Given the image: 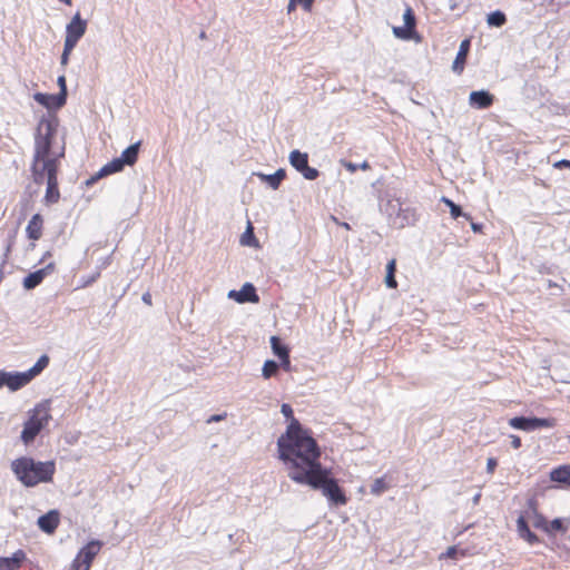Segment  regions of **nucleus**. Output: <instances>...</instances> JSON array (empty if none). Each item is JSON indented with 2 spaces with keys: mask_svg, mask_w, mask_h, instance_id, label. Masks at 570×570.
<instances>
[{
  "mask_svg": "<svg viewBox=\"0 0 570 570\" xmlns=\"http://www.w3.org/2000/svg\"><path fill=\"white\" fill-rule=\"evenodd\" d=\"M278 458L288 470V478L296 483L307 481V476L322 466L316 441L293 419L286 432L277 440Z\"/></svg>",
  "mask_w": 570,
  "mask_h": 570,
  "instance_id": "obj_1",
  "label": "nucleus"
},
{
  "mask_svg": "<svg viewBox=\"0 0 570 570\" xmlns=\"http://www.w3.org/2000/svg\"><path fill=\"white\" fill-rule=\"evenodd\" d=\"M11 470L24 487H36L42 482H49L56 471L53 461H35L32 458L22 456L11 463Z\"/></svg>",
  "mask_w": 570,
  "mask_h": 570,
  "instance_id": "obj_2",
  "label": "nucleus"
},
{
  "mask_svg": "<svg viewBox=\"0 0 570 570\" xmlns=\"http://www.w3.org/2000/svg\"><path fill=\"white\" fill-rule=\"evenodd\" d=\"M52 134V124L49 120L42 119L38 126V132L35 138V156L32 164V175L37 184L43 183L42 168L45 163L50 161L57 165V159L49 157Z\"/></svg>",
  "mask_w": 570,
  "mask_h": 570,
  "instance_id": "obj_3",
  "label": "nucleus"
},
{
  "mask_svg": "<svg viewBox=\"0 0 570 570\" xmlns=\"http://www.w3.org/2000/svg\"><path fill=\"white\" fill-rule=\"evenodd\" d=\"M301 484H307L315 490H321L323 495L326 497L332 504L343 505L347 501L336 480L330 478L328 471L323 466L308 475L307 481H303Z\"/></svg>",
  "mask_w": 570,
  "mask_h": 570,
  "instance_id": "obj_4",
  "label": "nucleus"
},
{
  "mask_svg": "<svg viewBox=\"0 0 570 570\" xmlns=\"http://www.w3.org/2000/svg\"><path fill=\"white\" fill-rule=\"evenodd\" d=\"M50 419L47 406L39 405L33 410L32 415L24 423L21 432V440L29 444L40 433Z\"/></svg>",
  "mask_w": 570,
  "mask_h": 570,
  "instance_id": "obj_5",
  "label": "nucleus"
},
{
  "mask_svg": "<svg viewBox=\"0 0 570 570\" xmlns=\"http://www.w3.org/2000/svg\"><path fill=\"white\" fill-rule=\"evenodd\" d=\"M87 28L88 21L82 19L79 12H76L66 26L63 43L76 47L79 40L85 36Z\"/></svg>",
  "mask_w": 570,
  "mask_h": 570,
  "instance_id": "obj_6",
  "label": "nucleus"
},
{
  "mask_svg": "<svg viewBox=\"0 0 570 570\" xmlns=\"http://www.w3.org/2000/svg\"><path fill=\"white\" fill-rule=\"evenodd\" d=\"M289 164L307 180H314L318 177L320 171L308 166V155L298 149L291 151L288 157Z\"/></svg>",
  "mask_w": 570,
  "mask_h": 570,
  "instance_id": "obj_7",
  "label": "nucleus"
},
{
  "mask_svg": "<svg viewBox=\"0 0 570 570\" xmlns=\"http://www.w3.org/2000/svg\"><path fill=\"white\" fill-rule=\"evenodd\" d=\"M389 210H390V215H392L393 213H396L392 223H393V225L397 226L399 228H404L406 226H413L417 222V216H416L415 210L411 207L403 208L402 205L399 203V200H395V203L391 202L389 204Z\"/></svg>",
  "mask_w": 570,
  "mask_h": 570,
  "instance_id": "obj_8",
  "label": "nucleus"
},
{
  "mask_svg": "<svg viewBox=\"0 0 570 570\" xmlns=\"http://www.w3.org/2000/svg\"><path fill=\"white\" fill-rule=\"evenodd\" d=\"M43 180H47V190L45 199L48 204H53L59 199V189L57 180V165L50 161L45 163L43 168Z\"/></svg>",
  "mask_w": 570,
  "mask_h": 570,
  "instance_id": "obj_9",
  "label": "nucleus"
},
{
  "mask_svg": "<svg viewBox=\"0 0 570 570\" xmlns=\"http://www.w3.org/2000/svg\"><path fill=\"white\" fill-rule=\"evenodd\" d=\"M509 424L513 429L522 430V431H534L541 428H551L553 425L550 419H540V417H525V416H515L509 421Z\"/></svg>",
  "mask_w": 570,
  "mask_h": 570,
  "instance_id": "obj_10",
  "label": "nucleus"
},
{
  "mask_svg": "<svg viewBox=\"0 0 570 570\" xmlns=\"http://www.w3.org/2000/svg\"><path fill=\"white\" fill-rule=\"evenodd\" d=\"M28 384L23 372H6L0 370V389L7 386L14 392Z\"/></svg>",
  "mask_w": 570,
  "mask_h": 570,
  "instance_id": "obj_11",
  "label": "nucleus"
},
{
  "mask_svg": "<svg viewBox=\"0 0 570 570\" xmlns=\"http://www.w3.org/2000/svg\"><path fill=\"white\" fill-rule=\"evenodd\" d=\"M227 296L239 304L259 302L256 288L252 283H245L239 291H229Z\"/></svg>",
  "mask_w": 570,
  "mask_h": 570,
  "instance_id": "obj_12",
  "label": "nucleus"
},
{
  "mask_svg": "<svg viewBox=\"0 0 570 570\" xmlns=\"http://www.w3.org/2000/svg\"><path fill=\"white\" fill-rule=\"evenodd\" d=\"M55 269V264L49 263L45 267L37 269L32 273H30L28 276L23 279V286L27 289H32L37 287L46 276L50 275Z\"/></svg>",
  "mask_w": 570,
  "mask_h": 570,
  "instance_id": "obj_13",
  "label": "nucleus"
},
{
  "mask_svg": "<svg viewBox=\"0 0 570 570\" xmlns=\"http://www.w3.org/2000/svg\"><path fill=\"white\" fill-rule=\"evenodd\" d=\"M124 167L125 165L120 161L118 157L114 158L111 161L104 165L95 176L88 179L87 185H91L102 177L119 173L124 169Z\"/></svg>",
  "mask_w": 570,
  "mask_h": 570,
  "instance_id": "obj_14",
  "label": "nucleus"
},
{
  "mask_svg": "<svg viewBox=\"0 0 570 570\" xmlns=\"http://www.w3.org/2000/svg\"><path fill=\"white\" fill-rule=\"evenodd\" d=\"M102 547V542L99 540L89 541L77 554L78 561L91 564L95 557L99 553Z\"/></svg>",
  "mask_w": 570,
  "mask_h": 570,
  "instance_id": "obj_15",
  "label": "nucleus"
},
{
  "mask_svg": "<svg viewBox=\"0 0 570 570\" xmlns=\"http://www.w3.org/2000/svg\"><path fill=\"white\" fill-rule=\"evenodd\" d=\"M494 97L487 90L472 91L469 96V102L478 109L489 108L493 104Z\"/></svg>",
  "mask_w": 570,
  "mask_h": 570,
  "instance_id": "obj_16",
  "label": "nucleus"
},
{
  "mask_svg": "<svg viewBox=\"0 0 570 570\" xmlns=\"http://www.w3.org/2000/svg\"><path fill=\"white\" fill-rule=\"evenodd\" d=\"M38 527L46 533H52L59 524V512L50 510L46 514L38 518Z\"/></svg>",
  "mask_w": 570,
  "mask_h": 570,
  "instance_id": "obj_17",
  "label": "nucleus"
},
{
  "mask_svg": "<svg viewBox=\"0 0 570 570\" xmlns=\"http://www.w3.org/2000/svg\"><path fill=\"white\" fill-rule=\"evenodd\" d=\"M24 559L26 553L22 550L16 551L11 557H0V570H17Z\"/></svg>",
  "mask_w": 570,
  "mask_h": 570,
  "instance_id": "obj_18",
  "label": "nucleus"
},
{
  "mask_svg": "<svg viewBox=\"0 0 570 570\" xmlns=\"http://www.w3.org/2000/svg\"><path fill=\"white\" fill-rule=\"evenodd\" d=\"M33 99L38 104L42 105L43 107H46L48 109H58V108H61L66 104V100H61V101L59 100L58 94L49 95V94L37 92V94H35Z\"/></svg>",
  "mask_w": 570,
  "mask_h": 570,
  "instance_id": "obj_19",
  "label": "nucleus"
},
{
  "mask_svg": "<svg viewBox=\"0 0 570 570\" xmlns=\"http://www.w3.org/2000/svg\"><path fill=\"white\" fill-rule=\"evenodd\" d=\"M517 530H518L520 538L525 540L528 543L535 544L539 542L538 535L530 530V528L523 517L518 518Z\"/></svg>",
  "mask_w": 570,
  "mask_h": 570,
  "instance_id": "obj_20",
  "label": "nucleus"
},
{
  "mask_svg": "<svg viewBox=\"0 0 570 570\" xmlns=\"http://www.w3.org/2000/svg\"><path fill=\"white\" fill-rule=\"evenodd\" d=\"M470 49V40L465 39L460 43L459 51L453 61L452 69L454 72H462L465 59Z\"/></svg>",
  "mask_w": 570,
  "mask_h": 570,
  "instance_id": "obj_21",
  "label": "nucleus"
},
{
  "mask_svg": "<svg viewBox=\"0 0 570 570\" xmlns=\"http://www.w3.org/2000/svg\"><path fill=\"white\" fill-rule=\"evenodd\" d=\"M140 145H141L140 141H137L135 144L130 145L118 157L120 159V161L125 166L126 165L127 166H132L137 161L138 155H139V150H140Z\"/></svg>",
  "mask_w": 570,
  "mask_h": 570,
  "instance_id": "obj_22",
  "label": "nucleus"
},
{
  "mask_svg": "<svg viewBox=\"0 0 570 570\" xmlns=\"http://www.w3.org/2000/svg\"><path fill=\"white\" fill-rule=\"evenodd\" d=\"M41 229H42V218L39 214H36L29 220L27 228H26V233L30 239L37 240L41 236Z\"/></svg>",
  "mask_w": 570,
  "mask_h": 570,
  "instance_id": "obj_23",
  "label": "nucleus"
},
{
  "mask_svg": "<svg viewBox=\"0 0 570 570\" xmlns=\"http://www.w3.org/2000/svg\"><path fill=\"white\" fill-rule=\"evenodd\" d=\"M550 479L553 482L562 483L570 487V465H560L551 470Z\"/></svg>",
  "mask_w": 570,
  "mask_h": 570,
  "instance_id": "obj_24",
  "label": "nucleus"
},
{
  "mask_svg": "<svg viewBox=\"0 0 570 570\" xmlns=\"http://www.w3.org/2000/svg\"><path fill=\"white\" fill-rule=\"evenodd\" d=\"M49 364V357L47 355H41L36 364L30 367L28 371L23 372L27 377V382H31L38 374H40Z\"/></svg>",
  "mask_w": 570,
  "mask_h": 570,
  "instance_id": "obj_25",
  "label": "nucleus"
},
{
  "mask_svg": "<svg viewBox=\"0 0 570 570\" xmlns=\"http://www.w3.org/2000/svg\"><path fill=\"white\" fill-rule=\"evenodd\" d=\"M396 263L395 259H391L386 265L385 284L389 288H395L397 282L395 279Z\"/></svg>",
  "mask_w": 570,
  "mask_h": 570,
  "instance_id": "obj_26",
  "label": "nucleus"
},
{
  "mask_svg": "<svg viewBox=\"0 0 570 570\" xmlns=\"http://www.w3.org/2000/svg\"><path fill=\"white\" fill-rule=\"evenodd\" d=\"M487 22L491 27L500 28L507 22V17L502 11L495 10L488 14Z\"/></svg>",
  "mask_w": 570,
  "mask_h": 570,
  "instance_id": "obj_27",
  "label": "nucleus"
},
{
  "mask_svg": "<svg viewBox=\"0 0 570 570\" xmlns=\"http://www.w3.org/2000/svg\"><path fill=\"white\" fill-rule=\"evenodd\" d=\"M441 200L450 208L451 216L453 218L464 217L465 219H471L469 214L462 212L461 207L456 205L454 202L446 197H442Z\"/></svg>",
  "mask_w": 570,
  "mask_h": 570,
  "instance_id": "obj_28",
  "label": "nucleus"
},
{
  "mask_svg": "<svg viewBox=\"0 0 570 570\" xmlns=\"http://www.w3.org/2000/svg\"><path fill=\"white\" fill-rule=\"evenodd\" d=\"M392 32L393 35L397 38V39H402V40H411V39H414L416 32L415 30H412L410 29L409 27L406 26H403V27H393L392 28Z\"/></svg>",
  "mask_w": 570,
  "mask_h": 570,
  "instance_id": "obj_29",
  "label": "nucleus"
},
{
  "mask_svg": "<svg viewBox=\"0 0 570 570\" xmlns=\"http://www.w3.org/2000/svg\"><path fill=\"white\" fill-rule=\"evenodd\" d=\"M390 488L389 483L386 482L385 478H377L374 480V482L371 485V493L374 495H381L385 491H387Z\"/></svg>",
  "mask_w": 570,
  "mask_h": 570,
  "instance_id": "obj_30",
  "label": "nucleus"
},
{
  "mask_svg": "<svg viewBox=\"0 0 570 570\" xmlns=\"http://www.w3.org/2000/svg\"><path fill=\"white\" fill-rule=\"evenodd\" d=\"M271 346L273 353L279 358L286 356V353L289 352L288 348L281 343V340L277 336L271 337Z\"/></svg>",
  "mask_w": 570,
  "mask_h": 570,
  "instance_id": "obj_31",
  "label": "nucleus"
},
{
  "mask_svg": "<svg viewBox=\"0 0 570 570\" xmlns=\"http://www.w3.org/2000/svg\"><path fill=\"white\" fill-rule=\"evenodd\" d=\"M278 370V364L273 360L265 361L262 370V374L265 379H269Z\"/></svg>",
  "mask_w": 570,
  "mask_h": 570,
  "instance_id": "obj_32",
  "label": "nucleus"
},
{
  "mask_svg": "<svg viewBox=\"0 0 570 570\" xmlns=\"http://www.w3.org/2000/svg\"><path fill=\"white\" fill-rule=\"evenodd\" d=\"M262 181L266 183L272 189L276 190L279 187L278 181L276 180L274 174H255Z\"/></svg>",
  "mask_w": 570,
  "mask_h": 570,
  "instance_id": "obj_33",
  "label": "nucleus"
},
{
  "mask_svg": "<svg viewBox=\"0 0 570 570\" xmlns=\"http://www.w3.org/2000/svg\"><path fill=\"white\" fill-rule=\"evenodd\" d=\"M404 26L409 27L412 30H415V16L411 7H406L403 13Z\"/></svg>",
  "mask_w": 570,
  "mask_h": 570,
  "instance_id": "obj_34",
  "label": "nucleus"
},
{
  "mask_svg": "<svg viewBox=\"0 0 570 570\" xmlns=\"http://www.w3.org/2000/svg\"><path fill=\"white\" fill-rule=\"evenodd\" d=\"M57 83L59 86L58 98L59 100H67V85L65 76H59L57 79Z\"/></svg>",
  "mask_w": 570,
  "mask_h": 570,
  "instance_id": "obj_35",
  "label": "nucleus"
},
{
  "mask_svg": "<svg viewBox=\"0 0 570 570\" xmlns=\"http://www.w3.org/2000/svg\"><path fill=\"white\" fill-rule=\"evenodd\" d=\"M75 48L76 47L68 46L67 43H63V50H62L61 58H60V65L62 67H66L68 65L69 56Z\"/></svg>",
  "mask_w": 570,
  "mask_h": 570,
  "instance_id": "obj_36",
  "label": "nucleus"
},
{
  "mask_svg": "<svg viewBox=\"0 0 570 570\" xmlns=\"http://www.w3.org/2000/svg\"><path fill=\"white\" fill-rule=\"evenodd\" d=\"M314 0H289L288 10H291L294 6L299 4L305 10H311Z\"/></svg>",
  "mask_w": 570,
  "mask_h": 570,
  "instance_id": "obj_37",
  "label": "nucleus"
},
{
  "mask_svg": "<svg viewBox=\"0 0 570 570\" xmlns=\"http://www.w3.org/2000/svg\"><path fill=\"white\" fill-rule=\"evenodd\" d=\"M100 276V272H96L94 273L92 275L90 276H87V277H82L81 278V284H80V287H87L89 286L90 284H92L94 282H96L98 279V277Z\"/></svg>",
  "mask_w": 570,
  "mask_h": 570,
  "instance_id": "obj_38",
  "label": "nucleus"
},
{
  "mask_svg": "<svg viewBox=\"0 0 570 570\" xmlns=\"http://www.w3.org/2000/svg\"><path fill=\"white\" fill-rule=\"evenodd\" d=\"M281 412L285 417L291 419V422L293 421V409L289 404H282Z\"/></svg>",
  "mask_w": 570,
  "mask_h": 570,
  "instance_id": "obj_39",
  "label": "nucleus"
},
{
  "mask_svg": "<svg viewBox=\"0 0 570 570\" xmlns=\"http://www.w3.org/2000/svg\"><path fill=\"white\" fill-rule=\"evenodd\" d=\"M91 564L83 563V561H78V558L76 557L73 563H72V570H89Z\"/></svg>",
  "mask_w": 570,
  "mask_h": 570,
  "instance_id": "obj_40",
  "label": "nucleus"
},
{
  "mask_svg": "<svg viewBox=\"0 0 570 570\" xmlns=\"http://www.w3.org/2000/svg\"><path fill=\"white\" fill-rule=\"evenodd\" d=\"M497 465H498V461H497V459H494V458H489V459L487 460V472H488V473H493V472H494V470H495V468H497Z\"/></svg>",
  "mask_w": 570,
  "mask_h": 570,
  "instance_id": "obj_41",
  "label": "nucleus"
},
{
  "mask_svg": "<svg viewBox=\"0 0 570 570\" xmlns=\"http://www.w3.org/2000/svg\"><path fill=\"white\" fill-rule=\"evenodd\" d=\"M341 164L344 166L346 170L350 173H355L358 169V165L347 161V160H341Z\"/></svg>",
  "mask_w": 570,
  "mask_h": 570,
  "instance_id": "obj_42",
  "label": "nucleus"
},
{
  "mask_svg": "<svg viewBox=\"0 0 570 570\" xmlns=\"http://www.w3.org/2000/svg\"><path fill=\"white\" fill-rule=\"evenodd\" d=\"M551 529L554 530V531H564L566 529L563 528V523H562V520L561 519H554L551 521V524H550Z\"/></svg>",
  "mask_w": 570,
  "mask_h": 570,
  "instance_id": "obj_43",
  "label": "nucleus"
},
{
  "mask_svg": "<svg viewBox=\"0 0 570 570\" xmlns=\"http://www.w3.org/2000/svg\"><path fill=\"white\" fill-rule=\"evenodd\" d=\"M274 176L276 178V180L278 181V184L281 185L282 180L285 178L286 176V171L285 169L283 168H279L277 169L275 173H274Z\"/></svg>",
  "mask_w": 570,
  "mask_h": 570,
  "instance_id": "obj_44",
  "label": "nucleus"
},
{
  "mask_svg": "<svg viewBox=\"0 0 570 570\" xmlns=\"http://www.w3.org/2000/svg\"><path fill=\"white\" fill-rule=\"evenodd\" d=\"M554 168H569L570 169V160L568 159H561L553 164Z\"/></svg>",
  "mask_w": 570,
  "mask_h": 570,
  "instance_id": "obj_45",
  "label": "nucleus"
},
{
  "mask_svg": "<svg viewBox=\"0 0 570 570\" xmlns=\"http://www.w3.org/2000/svg\"><path fill=\"white\" fill-rule=\"evenodd\" d=\"M281 360V364L282 366L285 368V370H288L289 366H291V361H289V352L286 353V356H283L279 358Z\"/></svg>",
  "mask_w": 570,
  "mask_h": 570,
  "instance_id": "obj_46",
  "label": "nucleus"
},
{
  "mask_svg": "<svg viewBox=\"0 0 570 570\" xmlns=\"http://www.w3.org/2000/svg\"><path fill=\"white\" fill-rule=\"evenodd\" d=\"M534 514H535V520L533 522V525L535 528H542L544 525V523H546L543 517L537 514L535 512H534Z\"/></svg>",
  "mask_w": 570,
  "mask_h": 570,
  "instance_id": "obj_47",
  "label": "nucleus"
},
{
  "mask_svg": "<svg viewBox=\"0 0 570 570\" xmlns=\"http://www.w3.org/2000/svg\"><path fill=\"white\" fill-rule=\"evenodd\" d=\"M511 445L513 449H519L521 446V439L517 435H511Z\"/></svg>",
  "mask_w": 570,
  "mask_h": 570,
  "instance_id": "obj_48",
  "label": "nucleus"
},
{
  "mask_svg": "<svg viewBox=\"0 0 570 570\" xmlns=\"http://www.w3.org/2000/svg\"><path fill=\"white\" fill-rule=\"evenodd\" d=\"M142 302L147 305H151V295L150 293H144L141 297Z\"/></svg>",
  "mask_w": 570,
  "mask_h": 570,
  "instance_id": "obj_49",
  "label": "nucleus"
},
{
  "mask_svg": "<svg viewBox=\"0 0 570 570\" xmlns=\"http://www.w3.org/2000/svg\"><path fill=\"white\" fill-rule=\"evenodd\" d=\"M220 420H223V415H220V414H214V415H212V416L207 420V422H208V423H212V422H218V421H220Z\"/></svg>",
  "mask_w": 570,
  "mask_h": 570,
  "instance_id": "obj_50",
  "label": "nucleus"
},
{
  "mask_svg": "<svg viewBox=\"0 0 570 570\" xmlns=\"http://www.w3.org/2000/svg\"><path fill=\"white\" fill-rule=\"evenodd\" d=\"M471 228H472V230H473L474 233H479V232H481V229H482V225H481V224H479V223H473V222H472V223H471Z\"/></svg>",
  "mask_w": 570,
  "mask_h": 570,
  "instance_id": "obj_51",
  "label": "nucleus"
},
{
  "mask_svg": "<svg viewBox=\"0 0 570 570\" xmlns=\"http://www.w3.org/2000/svg\"><path fill=\"white\" fill-rule=\"evenodd\" d=\"M456 553V548L455 547H450L446 551V556L448 557H454V554Z\"/></svg>",
  "mask_w": 570,
  "mask_h": 570,
  "instance_id": "obj_52",
  "label": "nucleus"
},
{
  "mask_svg": "<svg viewBox=\"0 0 570 570\" xmlns=\"http://www.w3.org/2000/svg\"><path fill=\"white\" fill-rule=\"evenodd\" d=\"M358 168L367 170L370 169V164L367 161H363L361 165H358Z\"/></svg>",
  "mask_w": 570,
  "mask_h": 570,
  "instance_id": "obj_53",
  "label": "nucleus"
},
{
  "mask_svg": "<svg viewBox=\"0 0 570 570\" xmlns=\"http://www.w3.org/2000/svg\"><path fill=\"white\" fill-rule=\"evenodd\" d=\"M481 498V493H476L474 497H473V503L474 504H478L479 500Z\"/></svg>",
  "mask_w": 570,
  "mask_h": 570,
  "instance_id": "obj_54",
  "label": "nucleus"
},
{
  "mask_svg": "<svg viewBox=\"0 0 570 570\" xmlns=\"http://www.w3.org/2000/svg\"><path fill=\"white\" fill-rule=\"evenodd\" d=\"M199 38H200V39H205V38H206V33L203 31V32L199 35Z\"/></svg>",
  "mask_w": 570,
  "mask_h": 570,
  "instance_id": "obj_55",
  "label": "nucleus"
},
{
  "mask_svg": "<svg viewBox=\"0 0 570 570\" xmlns=\"http://www.w3.org/2000/svg\"><path fill=\"white\" fill-rule=\"evenodd\" d=\"M342 226L346 229H350V225L347 223H343Z\"/></svg>",
  "mask_w": 570,
  "mask_h": 570,
  "instance_id": "obj_56",
  "label": "nucleus"
},
{
  "mask_svg": "<svg viewBox=\"0 0 570 570\" xmlns=\"http://www.w3.org/2000/svg\"><path fill=\"white\" fill-rule=\"evenodd\" d=\"M247 232H248V233H252V232H250V226L248 227V230H247ZM250 237H254V234H250Z\"/></svg>",
  "mask_w": 570,
  "mask_h": 570,
  "instance_id": "obj_57",
  "label": "nucleus"
}]
</instances>
